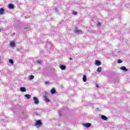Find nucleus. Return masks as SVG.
<instances>
[{"instance_id":"obj_1","label":"nucleus","mask_w":130,"mask_h":130,"mask_svg":"<svg viewBox=\"0 0 130 130\" xmlns=\"http://www.w3.org/2000/svg\"><path fill=\"white\" fill-rule=\"evenodd\" d=\"M48 93L47 92L45 93V95H44V100L45 102H50V100L48 99Z\"/></svg>"},{"instance_id":"obj_2","label":"nucleus","mask_w":130,"mask_h":130,"mask_svg":"<svg viewBox=\"0 0 130 130\" xmlns=\"http://www.w3.org/2000/svg\"><path fill=\"white\" fill-rule=\"evenodd\" d=\"M33 100L35 104L38 105L39 104V100H38V98L36 96L33 97Z\"/></svg>"},{"instance_id":"obj_3","label":"nucleus","mask_w":130,"mask_h":130,"mask_svg":"<svg viewBox=\"0 0 130 130\" xmlns=\"http://www.w3.org/2000/svg\"><path fill=\"white\" fill-rule=\"evenodd\" d=\"M36 125L37 126H41V125H42V122L41 121V120L36 121Z\"/></svg>"},{"instance_id":"obj_4","label":"nucleus","mask_w":130,"mask_h":130,"mask_svg":"<svg viewBox=\"0 0 130 130\" xmlns=\"http://www.w3.org/2000/svg\"><path fill=\"white\" fill-rule=\"evenodd\" d=\"M83 125L84 126H85V127H86V128H88L90 127V126H91V124L90 123H86L83 124Z\"/></svg>"},{"instance_id":"obj_5","label":"nucleus","mask_w":130,"mask_h":130,"mask_svg":"<svg viewBox=\"0 0 130 130\" xmlns=\"http://www.w3.org/2000/svg\"><path fill=\"white\" fill-rule=\"evenodd\" d=\"M75 33L76 34H82V33H83V31H82V30H81L78 29V28H76L75 29Z\"/></svg>"},{"instance_id":"obj_6","label":"nucleus","mask_w":130,"mask_h":130,"mask_svg":"<svg viewBox=\"0 0 130 130\" xmlns=\"http://www.w3.org/2000/svg\"><path fill=\"white\" fill-rule=\"evenodd\" d=\"M9 9L13 10V9H15V6H14V5H13L12 4H9Z\"/></svg>"},{"instance_id":"obj_7","label":"nucleus","mask_w":130,"mask_h":130,"mask_svg":"<svg viewBox=\"0 0 130 130\" xmlns=\"http://www.w3.org/2000/svg\"><path fill=\"white\" fill-rule=\"evenodd\" d=\"M122 71H123L124 72H127V69H126V68L124 66H122L121 67H120V68Z\"/></svg>"},{"instance_id":"obj_8","label":"nucleus","mask_w":130,"mask_h":130,"mask_svg":"<svg viewBox=\"0 0 130 130\" xmlns=\"http://www.w3.org/2000/svg\"><path fill=\"white\" fill-rule=\"evenodd\" d=\"M50 92L51 94H55L56 90H55V88H53L51 89Z\"/></svg>"},{"instance_id":"obj_9","label":"nucleus","mask_w":130,"mask_h":130,"mask_svg":"<svg viewBox=\"0 0 130 130\" xmlns=\"http://www.w3.org/2000/svg\"><path fill=\"white\" fill-rule=\"evenodd\" d=\"M20 91H21V92H26V88L24 87H21L20 88Z\"/></svg>"},{"instance_id":"obj_10","label":"nucleus","mask_w":130,"mask_h":130,"mask_svg":"<svg viewBox=\"0 0 130 130\" xmlns=\"http://www.w3.org/2000/svg\"><path fill=\"white\" fill-rule=\"evenodd\" d=\"M59 68H60V69H61V70H66V69H67V67H66V66H64V65H61V66H59Z\"/></svg>"},{"instance_id":"obj_11","label":"nucleus","mask_w":130,"mask_h":130,"mask_svg":"<svg viewBox=\"0 0 130 130\" xmlns=\"http://www.w3.org/2000/svg\"><path fill=\"white\" fill-rule=\"evenodd\" d=\"M82 80L83 82H87V76H86L85 75H83Z\"/></svg>"},{"instance_id":"obj_12","label":"nucleus","mask_w":130,"mask_h":130,"mask_svg":"<svg viewBox=\"0 0 130 130\" xmlns=\"http://www.w3.org/2000/svg\"><path fill=\"white\" fill-rule=\"evenodd\" d=\"M95 64L96 66H100V64H101V62L99 60H95Z\"/></svg>"},{"instance_id":"obj_13","label":"nucleus","mask_w":130,"mask_h":130,"mask_svg":"<svg viewBox=\"0 0 130 130\" xmlns=\"http://www.w3.org/2000/svg\"><path fill=\"white\" fill-rule=\"evenodd\" d=\"M5 13V9L4 8L0 9V15H3Z\"/></svg>"},{"instance_id":"obj_14","label":"nucleus","mask_w":130,"mask_h":130,"mask_svg":"<svg viewBox=\"0 0 130 130\" xmlns=\"http://www.w3.org/2000/svg\"><path fill=\"white\" fill-rule=\"evenodd\" d=\"M102 119H103L104 120H107V117L105 115H102L101 116Z\"/></svg>"},{"instance_id":"obj_15","label":"nucleus","mask_w":130,"mask_h":130,"mask_svg":"<svg viewBox=\"0 0 130 130\" xmlns=\"http://www.w3.org/2000/svg\"><path fill=\"white\" fill-rule=\"evenodd\" d=\"M15 42H10V46L11 47H15Z\"/></svg>"},{"instance_id":"obj_16","label":"nucleus","mask_w":130,"mask_h":130,"mask_svg":"<svg viewBox=\"0 0 130 130\" xmlns=\"http://www.w3.org/2000/svg\"><path fill=\"white\" fill-rule=\"evenodd\" d=\"M102 70V68L99 67L97 69L98 73H101V71Z\"/></svg>"},{"instance_id":"obj_17","label":"nucleus","mask_w":130,"mask_h":130,"mask_svg":"<svg viewBox=\"0 0 130 130\" xmlns=\"http://www.w3.org/2000/svg\"><path fill=\"white\" fill-rule=\"evenodd\" d=\"M24 96L27 99H30V98H31V95L30 94H25Z\"/></svg>"},{"instance_id":"obj_18","label":"nucleus","mask_w":130,"mask_h":130,"mask_svg":"<svg viewBox=\"0 0 130 130\" xmlns=\"http://www.w3.org/2000/svg\"><path fill=\"white\" fill-rule=\"evenodd\" d=\"M29 80H33L34 79V76L31 75L29 77H28Z\"/></svg>"},{"instance_id":"obj_19","label":"nucleus","mask_w":130,"mask_h":130,"mask_svg":"<svg viewBox=\"0 0 130 130\" xmlns=\"http://www.w3.org/2000/svg\"><path fill=\"white\" fill-rule=\"evenodd\" d=\"M24 29L26 30V31H29V30H31V28L29 27H24Z\"/></svg>"},{"instance_id":"obj_20","label":"nucleus","mask_w":130,"mask_h":130,"mask_svg":"<svg viewBox=\"0 0 130 130\" xmlns=\"http://www.w3.org/2000/svg\"><path fill=\"white\" fill-rule=\"evenodd\" d=\"M9 62L10 63H11V64H13V63H14V60H13V59H9Z\"/></svg>"},{"instance_id":"obj_21","label":"nucleus","mask_w":130,"mask_h":130,"mask_svg":"<svg viewBox=\"0 0 130 130\" xmlns=\"http://www.w3.org/2000/svg\"><path fill=\"white\" fill-rule=\"evenodd\" d=\"M117 62L118 63H121L122 62V61L120 59H118Z\"/></svg>"},{"instance_id":"obj_22","label":"nucleus","mask_w":130,"mask_h":130,"mask_svg":"<svg viewBox=\"0 0 130 130\" xmlns=\"http://www.w3.org/2000/svg\"><path fill=\"white\" fill-rule=\"evenodd\" d=\"M37 62L38 63H39V64H41V60H38Z\"/></svg>"},{"instance_id":"obj_23","label":"nucleus","mask_w":130,"mask_h":130,"mask_svg":"<svg viewBox=\"0 0 130 130\" xmlns=\"http://www.w3.org/2000/svg\"><path fill=\"white\" fill-rule=\"evenodd\" d=\"M58 112L59 116H61V112L60 111H58Z\"/></svg>"},{"instance_id":"obj_24","label":"nucleus","mask_w":130,"mask_h":130,"mask_svg":"<svg viewBox=\"0 0 130 130\" xmlns=\"http://www.w3.org/2000/svg\"><path fill=\"white\" fill-rule=\"evenodd\" d=\"M77 14H78V12H77L74 11L73 12V15H77Z\"/></svg>"},{"instance_id":"obj_25","label":"nucleus","mask_w":130,"mask_h":130,"mask_svg":"<svg viewBox=\"0 0 130 130\" xmlns=\"http://www.w3.org/2000/svg\"><path fill=\"white\" fill-rule=\"evenodd\" d=\"M35 114L37 116H38V115H39V114L38 113H37V112H35Z\"/></svg>"},{"instance_id":"obj_26","label":"nucleus","mask_w":130,"mask_h":130,"mask_svg":"<svg viewBox=\"0 0 130 130\" xmlns=\"http://www.w3.org/2000/svg\"><path fill=\"white\" fill-rule=\"evenodd\" d=\"M101 25V23L100 22H99L97 24V26H100Z\"/></svg>"},{"instance_id":"obj_27","label":"nucleus","mask_w":130,"mask_h":130,"mask_svg":"<svg viewBox=\"0 0 130 130\" xmlns=\"http://www.w3.org/2000/svg\"><path fill=\"white\" fill-rule=\"evenodd\" d=\"M45 84H46H46H49V82L48 81H46V82H45Z\"/></svg>"},{"instance_id":"obj_28","label":"nucleus","mask_w":130,"mask_h":130,"mask_svg":"<svg viewBox=\"0 0 130 130\" xmlns=\"http://www.w3.org/2000/svg\"><path fill=\"white\" fill-rule=\"evenodd\" d=\"M96 88H99V85H98V84H96Z\"/></svg>"},{"instance_id":"obj_29","label":"nucleus","mask_w":130,"mask_h":130,"mask_svg":"<svg viewBox=\"0 0 130 130\" xmlns=\"http://www.w3.org/2000/svg\"><path fill=\"white\" fill-rule=\"evenodd\" d=\"M72 59H73L72 58H70V60H72Z\"/></svg>"},{"instance_id":"obj_30","label":"nucleus","mask_w":130,"mask_h":130,"mask_svg":"<svg viewBox=\"0 0 130 130\" xmlns=\"http://www.w3.org/2000/svg\"><path fill=\"white\" fill-rule=\"evenodd\" d=\"M15 33L13 34L14 35H15Z\"/></svg>"},{"instance_id":"obj_31","label":"nucleus","mask_w":130,"mask_h":130,"mask_svg":"<svg viewBox=\"0 0 130 130\" xmlns=\"http://www.w3.org/2000/svg\"><path fill=\"white\" fill-rule=\"evenodd\" d=\"M55 11H56V9H55Z\"/></svg>"},{"instance_id":"obj_32","label":"nucleus","mask_w":130,"mask_h":130,"mask_svg":"<svg viewBox=\"0 0 130 130\" xmlns=\"http://www.w3.org/2000/svg\"><path fill=\"white\" fill-rule=\"evenodd\" d=\"M118 52H119V51L117 52V53H118Z\"/></svg>"}]
</instances>
